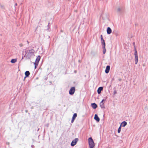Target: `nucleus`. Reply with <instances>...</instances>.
<instances>
[{"label":"nucleus","mask_w":148,"mask_h":148,"mask_svg":"<svg viewBox=\"0 0 148 148\" xmlns=\"http://www.w3.org/2000/svg\"><path fill=\"white\" fill-rule=\"evenodd\" d=\"M34 50L33 49H31L26 51V57L29 59H30L31 56L34 54Z\"/></svg>","instance_id":"f257e3e1"},{"label":"nucleus","mask_w":148,"mask_h":148,"mask_svg":"<svg viewBox=\"0 0 148 148\" xmlns=\"http://www.w3.org/2000/svg\"><path fill=\"white\" fill-rule=\"evenodd\" d=\"M89 147L93 148L95 146V144L93 139L91 137L89 138L88 139Z\"/></svg>","instance_id":"f03ea898"},{"label":"nucleus","mask_w":148,"mask_h":148,"mask_svg":"<svg viewBox=\"0 0 148 148\" xmlns=\"http://www.w3.org/2000/svg\"><path fill=\"white\" fill-rule=\"evenodd\" d=\"M75 91V88L74 87H72L71 88L69 91V93L70 95H73Z\"/></svg>","instance_id":"7ed1b4c3"},{"label":"nucleus","mask_w":148,"mask_h":148,"mask_svg":"<svg viewBox=\"0 0 148 148\" xmlns=\"http://www.w3.org/2000/svg\"><path fill=\"white\" fill-rule=\"evenodd\" d=\"M78 140V139L77 138H76L75 139L73 140L71 143V145L72 146H74L76 145Z\"/></svg>","instance_id":"20e7f679"},{"label":"nucleus","mask_w":148,"mask_h":148,"mask_svg":"<svg viewBox=\"0 0 148 148\" xmlns=\"http://www.w3.org/2000/svg\"><path fill=\"white\" fill-rule=\"evenodd\" d=\"M77 114L76 113H74L73 115V116L72 117V120L71 121V123H73L74 120H75V118L77 117Z\"/></svg>","instance_id":"39448f33"},{"label":"nucleus","mask_w":148,"mask_h":148,"mask_svg":"<svg viewBox=\"0 0 148 148\" xmlns=\"http://www.w3.org/2000/svg\"><path fill=\"white\" fill-rule=\"evenodd\" d=\"M104 100L103 99L102 101L100 102V106L101 108H104Z\"/></svg>","instance_id":"423d86ee"},{"label":"nucleus","mask_w":148,"mask_h":148,"mask_svg":"<svg viewBox=\"0 0 148 148\" xmlns=\"http://www.w3.org/2000/svg\"><path fill=\"white\" fill-rule=\"evenodd\" d=\"M110 69V66H106V69L105 70V72L106 73H109Z\"/></svg>","instance_id":"0eeeda50"},{"label":"nucleus","mask_w":148,"mask_h":148,"mask_svg":"<svg viewBox=\"0 0 148 148\" xmlns=\"http://www.w3.org/2000/svg\"><path fill=\"white\" fill-rule=\"evenodd\" d=\"M40 59V56H39L36 58L35 62L34 63L38 64Z\"/></svg>","instance_id":"6e6552de"},{"label":"nucleus","mask_w":148,"mask_h":148,"mask_svg":"<svg viewBox=\"0 0 148 148\" xmlns=\"http://www.w3.org/2000/svg\"><path fill=\"white\" fill-rule=\"evenodd\" d=\"M94 119L97 122H99L100 121V119L98 117L97 114H95L94 116Z\"/></svg>","instance_id":"1a4fd4ad"},{"label":"nucleus","mask_w":148,"mask_h":148,"mask_svg":"<svg viewBox=\"0 0 148 148\" xmlns=\"http://www.w3.org/2000/svg\"><path fill=\"white\" fill-rule=\"evenodd\" d=\"M107 32L108 34H110L111 33L112 30L110 27H108L107 28Z\"/></svg>","instance_id":"9d476101"},{"label":"nucleus","mask_w":148,"mask_h":148,"mask_svg":"<svg viewBox=\"0 0 148 148\" xmlns=\"http://www.w3.org/2000/svg\"><path fill=\"white\" fill-rule=\"evenodd\" d=\"M92 107L94 109L96 108L97 107V106L95 103H92L91 104Z\"/></svg>","instance_id":"9b49d317"},{"label":"nucleus","mask_w":148,"mask_h":148,"mask_svg":"<svg viewBox=\"0 0 148 148\" xmlns=\"http://www.w3.org/2000/svg\"><path fill=\"white\" fill-rule=\"evenodd\" d=\"M103 88L102 87H99L97 90V92L98 94H100L101 93V91L102 90Z\"/></svg>","instance_id":"f8f14e48"},{"label":"nucleus","mask_w":148,"mask_h":148,"mask_svg":"<svg viewBox=\"0 0 148 148\" xmlns=\"http://www.w3.org/2000/svg\"><path fill=\"white\" fill-rule=\"evenodd\" d=\"M127 124V122L125 121H123L122 122L121 124V125L120 126H121V125L123 127L125 126Z\"/></svg>","instance_id":"ddd939ff"},{"label":"nucleus","mask_w":148,"mask_h":148,"mask_svg":"<svg viewBox=\"0 0 148 148\" xmlns=\"http://www.w3.org/2000/svg\"><path fill=\"white\" fill-rule=\"evenodd\" d=\"M25 75L26 76V77H25V78L26 77H28L30 75V73L29 71H26L25 73Z\"/></svg>","instance_id":"4468645a"},{"label":"nucleus","mask_w":148,"mask_h":148,"mask_svg":"<svg viewBox=\"0 0 148 148\" xmlns=\"http://www.w3.org/2000/svg\"><path fill=\"white\" fill-rule=\"evenodd\" d=\"M17 61V60L16 59H12L11 60V62L12 63H14L16 62Z\"/></svg>","instance_id":"2eb2a0df"},{"label":"nucleus","mask_w":148,"mask_h":148,"mask_svg":"<svg viewBox=\"0 0 148 148\" xmlns=\"http://www.w3.org/2000/svg\"><path fill=\"white\" fill-rule=\"evenodd\" d=\"M135 64H137L138 60V56H135Z\"/></svg>","instance_id":"dca6fc26"},{"label":"nucleus","mask_w":148,"mask_h":148,"mask_svg":"<svg viewBox=\"0 0 148 148\" xmlns=\"http://www.w3.org/2000/svg\"><path fill=\"white\" fill-rule=\"evenodd\" d=\"M101 44L102 45L103 47H104V46H105L106 44L104 40H101Z\"/></svg>","instance_id":"f3484780"},{"label":"nucleus","mask_w":148,"mask_h":148,"mask_svg":"<svg viewBox=\"0 0 148 148\" xmlns=\"http://www.w3.org/2000/svg\"><path fill=\"white\" fill-rule=\"evenodd\" d=\"M103 54H105L106 52V49L105 48V46L103 47Z\"/></svg>","instance_id":"a211bd4d"},{"label":"nucleus","mask_w":148,"mask_h":148,"mask_svg":"<svg viewBox=\"0 0 148 148\" xmlns=\"http://www.w3.org/2000/svg\"><path fill=\"white\" fill-rule=\"evenodd\" d=\"M135 52L134 53V55L135 56H138V54L137 53V51H136V49L135 48Z\"/></svg>","instance_id":"6ab92c4d"},{"label":"nucleus","mask_w":148,"mask_h":148,"mask_svg":"<svg viewBox=\"0 0 148 148\" xmlns=\"http://www.w3.org/2000/svg\"><path fill=\"white\" fill-rule=\"evenodd\" d=\"M121 126H120V127H119V128L118 129V133H119L121 131Z\"/></svg>","instance_id":"aec40b11"},{"label":"nucleus","mask_w":148,"mask_h":148,"mask_svg":"<svg viewBox=\"0 0 148 148\" xmlns=\"http://www.w3.org/2000/svg\"><path fill=\"white\" fill-rule=\"evenodd\" d=\"M38 64H37V63H34V64L35 65V69H36V67H37V66L38 65Z\"/></svg>","instance_id":"412c9836"},{"label":"nucleus","mask_w":148,"mask_h":148,"mask_svg":"<svg viewBox=\"0 0 148 148\" xmlns=\"http://www.w3.org/2000/svg\"><path fill=\"white\" fill-rule=\"evenodd\" d=\"M23 44L22 43H20L19 44V46L20 47H22L23 46Z\"/></svg>","instance_id":"4be33fe9"},{"label":"nucleus","mask_w":148,"mask_h":148,"mask_svg":"<svg viewBox=\"0 0 148 148\" xmlns=\"http://www.w3.org/2000/svg\"><path fill=\"white\" fill-rule=\"evenodd\" d=\"M101 40H104L103 39V36H102V35H101Z\"/></svg>","instance_id":"5701e85b"},{"label":"nucleus","mask_w":148,"mask_h":148,"mask_svg":"<svg viewBox=\"0 0 148 148\" xmlns=\"http://www.w3.org/2000/svg\"><path fill=\"white\" fill-rule=\"evenodd\" d=\"M27 42L28 44H29V42L28 41H27Z\"/></svg>","instance_id":"b1692460"},{"label":"nucleus","mask_w":148,"mask_h":148,"mask_svg":"<svg viewBox=\"0 0 148 148\" xmlns=\"http://www.w3.org/2000/svg\"><path fill=\"white\" fill-rule=\"evenodd\" d=\"M61 32H62L63 31H62V30H61Z\"/></svg>","instance_id":"393cba45"}]
</instances>
